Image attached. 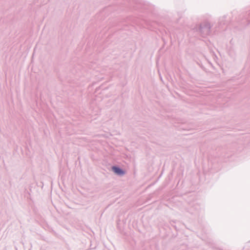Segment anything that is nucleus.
<instances>
[{
  "label": "nucleus",
  "mask_w": 250,
  "mask_h": 250,
  "mask_svg": "<svg viewBox=\"0 0 250 250\" xmlns=\"http://www.w3.org/2000/svg\"><path fill=\"white\" fill-rule=\"evenodd\" d=\"M112 170L115 173L118 175H123L125 173L121 169L116 167H113Z\"/></svg>",
  "instance_id": "1"
}]
</instances>
